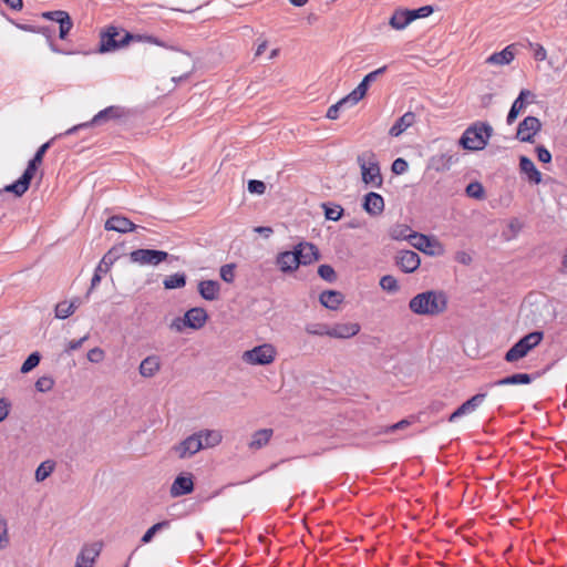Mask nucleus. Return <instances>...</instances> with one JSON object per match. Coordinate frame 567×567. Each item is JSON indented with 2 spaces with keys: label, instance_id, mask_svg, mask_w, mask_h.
<instances>
[{
  "label": "nucleus",
  "instance_id": "864d4df0",
  "mask_svg": "<svg viewBox=\"0 0 567 567\" xmlns=\"http://www.w3.org/2000/svg\"><path fill=\"white\" fill-rule=\"evenodd\" d=\"M248 190L251 194L262 195L266 192V185L261 181L250 179L248 182Z\"/></svg>",
  "mask_w": 567,
  "mask_h": 567
},
{
  "label": "nucleus",
  "instance_id": "a18cd8bd",
  "mask_svg": "<svg viewBox=\"0 0 567 567\" xmlns=\"http://www.w3.org/2000/svg\"><path fill=\"white\" fill-rule=\"evenodd\" d=\"M9 544L8 522L4 517L0 516V550L6 549Z\"/></svg>",
  "mask_w": 567,
  "mask_h": 567
},
{
  "label": "nucleus",
  "instance_id": "ea45409f",
  "mask_svg": "<svg viewBox=\"0 0 567 567\" xmlns=\"http://www.w3.org/2000/svg\"><path fill=\"white\" fill-rule=\"evenodd\" d=\"M168 527H169V522L168 520H162L159 523L154 524L152 527H150L145 532V534L143 535L141 542L143 544L150 543L153 539V537H154V535L156 533H158V532H161V530H163L165 528H168Z\"/></svg>",
  "mask_w": 567,
  "mask_h": 567
},
{
  "label": "nucleus",
  "instance_id": "a211bd4d",
  "mask_svg": "<svg viewBox=\"0 0 567 567\" xmlns=\"http://www.w3.org/2000/svg\"><path fill=\"white\" fill-rule=\"evenodd\" d=\"M105 229L124 234L135 230L136 225L124 216L115 215L105 221Z\"/></svg>",
  "mask_w": 567,
  "mask_h": 567
},
{
  "label": "nucleus",
  "instance_id": "09e8293b",
  "mask_svg": "<svg viewBox=\"0 0 567 567\" xmlns=\"http://www.w3.org/2000/svg\"><path fill=\"white\" fill-rule=\"evenodd\" d=\"M466 194L468 197L481 199L484 196V188L481 183L473 182L467 185Z\"/></svg>",
  "mask_w": 567,
  "mask_h": 567
},
{
  "label": "nucleus",
  "instance_id": "0e129e2a",
  "mask_svg": "<svg viewBox=\"0 0 567 567\" xmlns=\"http://www.w3.org/2000/svg\"><path fill=\"white\" fill-rule=\"evenodd\" d=\"M386 70V66H381L372 72H370L369 74H367L363 80L370 85L371 82L375 81L377 78L381 74H383Z\"/></svg>",
  "mask_w": 567,
  "mask_h": 567
},
{
  "label": "nucleus",
  "instance_id": "7ed1b4c3",
  "mask_svg": "<svg viewBox=\"0 0 567 567\" xmlns=\"http://www.w3.org/2000/svg\"><path fill=\"white\" fill-rule=\"evenodd\" d=\"M493 128L485 124H474L463 133L460 144L470 151L484 148L492 134Z\"/></svg>",
  "mask_w": 567,
  "mask_h": 567
},
{
  "label": "nucleus",
  "instance_id": "9b49d317",
  "mask_svg": "<svg viewBox=\"0 0 567 567\" xmlns=\"http://www.w3.org/2000/svg\"><path fill=\"white\" fill-rule=\"evenodd\" d=\"M542 123L535 116L525 117L517 127L516 137L520 142H534V136L540 131Z\"/></svg>",
  "mask_w": 567,
  "mask_h": 567
},
{
  "label": "nucleus",
  "instance_id": "c85d7f7f",
  "mask_svg": "<svg viewBox=\"0 0 567 567\" xmlns=\"http://www.w3.org/2000/svg\"><path fill=\"white\" fill-rule=\"evenodd\" d=\"M319 300L323 307L334 310L342 302L343 295L340 291L326 290L320 293Z\"/></svg>",
  "mask_w": 567,
  "mask_h": 567
},
{
  "label": "nucleus",
  "instance_id": "7c9ffc66",
  "mask_svg": "<svg viewBox=\"0 0 567 567\" xmlns=\"http://www.w3.org/2000/svg\"><path fill=\"white\" fill-rule=\"evenodd\" d=\"M54 16H56L59 19L58 23H59V37L60 39H65L66 35L69 34L70 30L72 29L73 27V22L69 16L68 12L65 11H62V10H58L56 13H53Z\"/></svg>",
  "mask_w": 567,
  "mask_h": 567
},
{
  "label": "nucleus",
  "instance_id": "5701e85b",
  "mask_svg": "<svg viewBox=\"0 0 567 567\" xmlns=\"http://www.w3.org/2000/svg\"><path fill=\"white\" fill-rule=\"evenodd\" d=\"M161 365L159 357L152 354L142 360L138 372L143 378H153L161 370Z\"/></svg>",
  "mask_w": 567,
  "mask_h": 567
},
{
  "label": "nucleus",
  "instance_id": "bf43d9fd",
  "mask_svg": "<svg viewBox=\"0 0 567 567\" xmlns=\"http://www.w3.org/2000/svg\"><path fill=\"white\" fill-rule=\"evenodd\" d=\"M87 339H89V336L86 334V336H84L83 338H80V339H78V340H71V341H69V342L66 343V346H65L64 351H65L66 353H70V352H72V351H75V350L80 349V348L83 346V343H84Z\"/></svg>",
  "mask_w": 567,
  "mask_h": 567
},
{
  "label": "nucleus",
  "instance_id": "4d7b16f0",
  "mask_svg": "<svg viewBox=\"0 0 567 567\" xmlns=\"http://www.w3.org/2000/svg\"><path fill=\"white\" fill-rule=\"evenodd\" d=\"M169 328L176 332L184 331L185 328H188V323L186 322V316L184 315V317L175 318L171 322Z\"/></svg>",
  "mask_w": 567,
  "mask_h": 567
},
{
  "label": "nucleus",
  "instance_id": "a878e982",
  "mask_svg": "<svg viewBox=\"0 0 567 567\" xmlns=\"http://www.w3.org/2000/svg\"><path fill=\"white\" fill-rule=\"evenodd\" d=\"M415 123V114L413 112H406L392 125L389 134L393 137H398L403 134L409 127Z\"/></svg>",
  "mask_w": 567,
  "mask_h": 567
},
{
  "label": "nucleus",
  "instance_id": "bb28decb",
  "mask_svg": "<svg viewBox=\"0 0 567 567\" xmlns=\"http://www.w3.org/2000/svg\"><path fill=\"white\" fill-rule=\"evenodd\" d=\"M411 12L408 9L395 10L390 18V25L395 30H403L412 22Z\"/></svg>",
  "mask_w": 567,
  "mask_h": 567
},
{
  "label": "nucleus",
  "instance_id": "5fc2aeb1",
  "mask_svg": "<svg viewBox=\"0 0 567 567\" xmlns=\"http://www.w3.org/2000/svg\"><path fill=\"white\" fill-rule=\"evenodd\" d=\"M412 20H416L420 18H426L431 13H433V8L431 6H424L415 10H410Z\"/></svg>",
  "mask_w": 567,
  "mask_h": 567
},
{
  "label": "nucleus",
  "instance_id": "4be33fe9",
  "mask_svg": "<svg viewBox=\"0 0 567 567\" xmlns=\"http://www.w3.org/2000/svg\"><path fill=\"white\" fill-rule=\"evenodd\" d=\"M186 322L188 328L198 330L203 328L208 320V315L205 309L195 307L185 312Z\"/></svg>",
  "mask_w": 567,
  "mask_h": 567
},
{
  "label": "nucleus",
  "instance_id": "3c124183",
  "mask_svg": "<svg viewBox=\"0 0 567 567\" xmlns=\"http://www.w3.org/2000/svg\"><path fill=\"white\" fill-rule=\"evenodd\" d=\"M54 385V380L51 377H41L35 382V389L39 392H49Z\"/></svg>",
  "mask_w": 567,
  "mask_h": 567
},
{
  "label": "nucleus",
  "instance_id": "6ab92c4d",
  "mask_svg": "<svg viewBox=\"0 0 567 567\" xmlns=\"http://www.w3.org/2000/svg\"><path fill=\"white\" fill-rule=\"evenodd\" d=\"M363 209L372 215H380L384 210L383 197L374 192H370L364 196Z\"/></svg>",
  "mask_w": 567,
  "mask_h": 567
},
{
  "label": "nucleus",
  "instance_id": "58836bf2",
  "mask_svg": "<svg viewBox=\"0 0 567 567\" xmlns=\"http://www.w3.org/2000/svg\"><path fill=\"white\" fill-rule=\"evenodd\" d=\"M518 52L517 44H509L498 52V64H509Z\"/></svg>",
  "mask_w": 567,
  "mask_h": 567
},
{
  "label": "nucleus",
  "instance_id": "412c9836",
  "mask_svg": "<svg viewBox=\"0 0 567 567\" xmlns=\"http://www.w3.org/2000/svg\"><path fill=\"white\" fill-rule=\"evenodd\" d=\"M519 169L526 175L529 183L536 185L542 183V173L536 168L534 162L529 157L520 156Z\"/></svg>",
  "mask_w": 567,
  "mask_h": 567
},
{
  "label": "nucleus",
  "instance_id": "cd10ccee",
  "mask_svg": "<svg viewBox=\"0 0 567 567\" xmlns=\"http://www.w3.org/2000/svg\"><path fill=\"white\" fill-rule=\"evenodd\" d=\"M198 435L200 436L203 449L215 447L223 440V434L219 430H200Z\"/></svg>",
  "mask_w": 567,
  "mask_h": 567
},
{
  "label": "nucleus",
  "instance_id": "338daca9",
  "mask_svg": "<svg viewBox=\"0 0 567 567\" xmlns=\"http://www.w3.org/2000/svg\"><path fill=\"white\" fill-rule=\"evenodd\" d=\"M409 425H410V421H408V420H402V421H400V422H398V423H395V424H393V425L389 426L386 431H388V432H393V431H395V430L405 429V427H406V426H409Z\"/></svg>",
  "mask_w": 567,
  "mask_h": 567
},
{
  "label": "nucleus",
  "instance_id": "0eeeda50",
  "mask_svg": "<svg viewBox=\"0 0 567 567\" xmlns=\"http://www.w3.org/2000/svg\"><path fill=\"white\" fill-rule=\"evenodd\" d=\"M131 34L127 32L118 31L114 27H110L104 33L101 34L100 52H111L124 47Z\"/></svg>",
  "mask_w": 567,
  "mask_h": 567
},
{
  "label": "nucleus",
  "instance_id": "aec40b11",
  "mask_svg": "<svg viewBox=\"0 0 567 567\" xmlns=\"http://www.w3.org/2000/svg\"><path fill=\"white\" fill-rule=\"evenodd\" d=\"M194 489V483L190 476L178 475L172 486H171V496L179 497L186 494L192 493Z\"/></svg>",
  "mask_w": 567,
  "mask_h": 567
},
{
  "label": "nucleus",
  "instance_id": "393cba45",
  "mask_svg": "<svg viewBox=\"0 0 567 567\" xmlns=\"http://www.w3.org/2000/svg\"><path fill=\"white\" fill-rule=\"evenodd\" d=\"M274 435L272 429H261L258 431H255L251 434L250 441L248 443V447L250 450L257 451L262 447H265L271 440Z\"/></svg>",
  "mask_w": 567,
  "mask_h": 567
},
{
  "label": "nucleus",
  "instance_id": "f257e3e1",
  "mask_svg": "<svg viewBox=\"0 0 567 567\" xmlns=\"http://www.w3.org/2000/svg\"><path fill=\"white\" fill-rule=\"evenodd\" d=\"M447 308V297L442 290H427L409 301V309L417 316L436 317Z\"/></svg>",
  "mask_w": 567,
  "mask_h": 567
},
{
  "label": "nucleus",
  "instance_id": "f03ea898",
  "mask_svg": "<svg viewBox=\"0 0 567 567\" xmlns=\"http://www.w3.org/2000/svg\"><path fill=\"white\" fill-rule=\"evenodd\" d=\"M357 163L361 171V178L365 185L380 188L383 177L377 155L372 151H365L357 156Z\"/></svg>",
  "mask_w": 567,
  "mask_h": 567
},
{
  "label": "nucleus",
  "instance_id": "13d9d810",
  "mask_svg": "<svg viewBox=\"0 0 567 567\" xmlns=\"http://www.w3.org/2000/svg\"><path fill=\"white\" fill-rule=\"evenodd\" d=\"M54 138H52L51 141L42 144L38 151L35 152L33 158L31 161H33V163H37V164H41L42 161H43V156L45 154V152L49 150L50 145H51V142L53 141Z\"/></svg>",
  "mask_w": 567,
  "mask_h": 567
},
{
  "label": "nucleus",
  "instance_id": "69168bd1",
  "mask_svg": "<svg viewBox=\"0 0 567 567\" xmlns=\"http://www.w3.org/2000/svg\"><path fill=\"white\" fill-rule=\"evenodd\" d=\"M10 410V403L6 399H0V422L3 421Z\"/></svg>",
  "mask_w": 567,
  "mask_h": 567
},
{
  "label": "nucleus",
  "instance_id": "774afa93",
  "mask_svg": "<svg viewBox=\"0 0 567 567\" xmlns=\"http://www.w3.org/2000/svg\"><path fill=\"white\" fill-rule=\"evenodd\" d=\"M3 2L14 10L21 9L23 6L22 0H3Z\"/></svg>",
  "mask_w": 567,
  "mask_h": 567
},
{
  "label": "nucleus",
  "instance_id": "39448f33",
  "mask_svg": "<svg viewBox=\"0 0 567 567\" xmlns=\"http://www.w3.org/2000/svg\"><path fill=\"white\" fill-rule=\"evenodd\" d=\"M543 340V332L534 331L517 341L505 354L507 362H515L534 349Z\"/></svg>",
  "mask_w": 567,
  "mask_h": 567
},
{
  "label": "nucleus",
  "instance_id": "de8ad7c7",
  "mask_svg": "<svg viewBox=\"0 0 567 567\" xmlns=\"http://www.w3.org/2000/svg\"><path fill=\"white\" fill-rule=\"evenodd\" d=\"M235 264H226L224 266L220 267V270H219V275H220V278L227 282V284H231L235 279Z\"/></svg>",
  "mask_w": 567,
  "mask_h": 567
},
{
  "label": "nucleus",
  "instance_id": "9d476101",
  "mask_svg": "<svg viewBox=\"0 0 567 567\" xmlns=\"http://www.w3.org/2000/svg\"><path fill=\"white\" fill-rule=\"evenodd\" d=\"M203 450L202 440L198 432L193 433L185 440L173 446L174 453L178 458H188Z\"/></svg>",
  "mask_w": 567,
  "mask_h": 567
},
{
  "label": "nucleus",
  "instance_id": "e2e57ef3",
  "mask_svg": "<svg viewBox=\"0 0 567 567\" xmlns=\"http://www.w3.org/2000/svg\"><path fill=\"white\" fill-rule=\"evenodd\" d=\"M105 274L104 270H99V266L95 268L94 275L91 279V287L86 293V297L91 293V291L101 282L102 275Z\"/></svg>",
  "mask_w": 567,
  "mask_h": 567
},
{
  "label": "nucleus",
  "instance_id": "8fccbe9b",
  "mask_svg": "<svg viewBox=\"0 0 567 567\" xmlns=\"http://www.w3.org/2000/svg\"><path fill=\"white\" fill-rule=\"evenodd\" d=\"M324 207V216L329 220L337 221L341 218L343 214V208L340 205H334L333 207H328L327 205H323Z\"/></svg>",
  "mask_w": 567,
  "mask_h": 567
},
{
  "label": "nucleus",
  "instance_id": "f8f14e48",
  "mask_svg": "<svg viewBox=\"0 0 567 567\" xmlns=\"http://www.w3.org/2000/svg\"><path fill=\"white\" fill-rule=\"evenodd\" d=\"M396 266L406 274L414 272L421 264L420 256L412 250H401L395 257Z\"/></svg>",
  "mask_w": 567,
  "mask_h": 567
},
{
  "label": "nucleus",
  "instance_id": "20e7f679",
  "mask_svg": "<svg viewBox=\"0 0 567 567\" xmlns=\"http://www.w3.org/2000/svg\"><path fill=\"white\" fill-rule=\"evenodd\" d=\"M277 355V350L271 343H262L250 350L244 351L241 360L250 365H268L271 364Z\"/></svg>",
  "mask_w": 567,
  "mask_h": 567
},
{
  "label": "nucleus",
  "instance_id": "37998d69",
  "mask_svg": "<svg viewBox=\"0 0 567 567\" xmlns=\"http://www.w3.org/2000/svg\"><path fill=\"white\" fill-rule=\"evenodd\" d=\"M411 234V229L405 225H396L390 231L391 237L395 240H409Z\"/></svg>",
  "mask_w": 567,
  "mask_h": 567
},
{
  "label": "nucleus",
  "instance_id": "6e6552de",
  "mask_svg": "<svg viewBox=\"0 0 567 567\" xmlns=\"http://www.w3.org/2000/svg\"><path fill=\"white\" fill-rule=\"evenodd\" d=\"M168 257V254L163 250L156 249H136L130 254V260L133 264H137L140 266H157L161 262L165 261Z\"/></svg>",
  "mask_w": 567,
  "mask_h": 567
},
{
  "label": "nucleus",
  "instance_id": "dca6fc26",
  "mask_svg": "<svg viewBox=\"0 0 567 567\" xmlns=\"http://www.w3.org/2000/svg\"><path fill=\"white\" fill-rule=\"evenodd\" d=\"M276 265L280 271L287 274L297 270L300 266V260L298 259V255L293 249L292 251H282L278 254L276 258Z\"/></svg>",
  "mask_w": 567,
  "mask_h": 567
},
{
  "label": "nucleus",
  "instance_id": "1a4fd4ad",
  "mask_svg": "<svg viewBox=\"0 0 567 567\" xmlns=\"http://www.w3.org/2000/svg\"><path fill=\"white\" fill-rule=\"evenodd\" d=\"M38 166L39 164L33 163V161L30 159L22 176L13 184L6 186L3 192L13 193L18 197L22 196L29 189Z\"/></svg>",
  "mask_w": 567,
  "mask_h": 567
},
{
  "label": "nucleus",
  "instance_id": "423d86ee",
  "mask_svg": "<svg viewBox=\"0 0 567 567\" xmlns=\"http://www.w3.org/2000/svg\"><path fill=\"white\" fill-rule=\"evenodd\" d=\"M123 115V109L120 106H109L102 111H100L97 114L93 116V118L90 122L81 123L78 125H74L73 127L66 130L63 135H71L75 132H78L81 128H85L93 125H102L111 120L118 118ZM62 136V134L58 135V137ZM56 138V136L54 137Z\"/></svg>",
  "mask_w": 567,
  "mask_h": 567
},
{
  "label": "nucleus",
  "instance_id": "ddd939ff",
  "mask_svg": "<svg viewBox=\"0 0 567 567\" xmlns=\"http://www.w3.org/2000/svg\"><path fill=\"white\" fill-rule=\"evenodd\" d=\"M360 329L357 322H338L330 326V338L349 339L357 336Z\"/></svg>",
  "mask_w": 567,
  "mask_h": 567
},
{
  "label": "nucleus",
  "instance_id": "c756f323",
  "mask_svg": "<svg viewBox=\"0 0 567 567\" xmlns=\"http://www.w3.org/2000/svg\"><path fill=\"white\" fill-rule=\"evenodd\" d=\"M123 246L112 247L101 259L99 262V270H104V272H109L114 262L122 256Z\"/></svg>",
  "mask_w": 567,
  "mask_h": 567
},
{
  "label": "nucleus",
  "instance_id": "6e6d98bb",
  "mask_svg": "<svg viewBox=\"0 0 567 567\" xmlns=\"http://www.w3.org/2000/svg\"><path fill=\"white\" fill-rule=\"evenodd\" d=\"M86 357L90 362L99 363L103 361L105 353L101 348L95 347L87 352Z\"/></svg>",
  "mask_w": 567,
  "mask_h": 567
},
{
  "label": "nucleus",
  "instance_id": "473e14b6",
  "mask_svg": "<svg viewBox=\"0 0 567 567\" xmlns=\"http://www.w3.org/2000/svg\"><path fill=\"white\" fill-rule=\"evenodd\" d=\"M409 241L414 248L425 254L429 252L431 247L430 238L423 234L412 233L410 235Z\"/></svg>",
  "mask_w": 567,
  "mask_h": 567
},
{
  "label": "nucleus",
  "instance_id": "79ce46f5",
  "mask_svg": "<svg viewBox=\"0 0 567 567\" xmlns=\"http://www.w3.org/2000/svg\"><path fill=\"white\" fill-rule=\"evenodd\" d=\"M41 355L39 352L31 353L25 361L22 363L20 371L22 373H29L40 363Z\"/></svg>",
  "mask_w": 567,
  "mask_h": 567
},
{
  "label": "nucleus",
  "instance_id": "052dcab7",
  "mask_svg": "<svg viewBox=\"0 0 567 567\" xmlns=\"http://www.w3.org/2000/svg\"><path fill=\"white\" fill-rule=\"evenodd\" d=\"M537 158L542 163H550L551 161V154L550 152L543 145H539L536 147Z\"/></svg>",
  "mask_w": 567,
  "mask_h": 567
},
{
  "label": "nucleus",
  "instance_id": "4468645a",
  "mask_svg": "<svg viewBox=\"0 0 567 567\" xmlns=\"http://www.w3.org/2000/svg\"><path fill=\"white\" fill-rule=\"evenodd\" d=\"M99 555V544L84 545L76 557L74 567H93Z\"/></svg>",
  "mask_w": 567,
  "mask_h": 567
},
{
  "label": "nucleus",
  "instance_id": "2eb2a0df",
  "mask_svg": "<svg viewBox=\"0 0 567 567\" xmlns=\"http://www.w3.org/2000/svg\"><path fill=\"white\" fill-rule=\"evenodd\" d=\"M295 251L298 255L300 265H310L317 261L320 257L318 248L311 243H300L295 246Z\"/></svg>",
  "mask_w": 567,
  "mask_h": 567
},
{
  "label": "nucleus",
  "instance_id": "f3484780",
  "mask_svg": "<svg viewBox=\"0 0 567 567\" xmlns=\"http://www.w3.org/2000/svg\"><path fill=\"white\" fill-rule=\"evenodd\" d=\"M485 394L478 393L472 396L470 400L465 401L461 406H458L449 417L450 422L456 421L458 417L472 413L475 411L485 400Z\"/></svg>",
  "mask_w": 567,
  "mask_h": 567
},
{
  "label": "nucleus",
  "instance_id": "680f3d73",
  "mask_svg": "<svg viewBox=\"0 0 567 567\" xmlns=\"http://www.w3.org/2000/svg\"><path fill=\"white\" fill-rule=\"evenodd\" d=\"M508 229H509L511 234H507L506 231L503 233V236L506 240L512 239L519 231V229H520L519 221L517 219L511 220L508 224Z\"/></svg>",
  "mask_w": 567,
  "mask_h": 567
},
{
  "label": "nucleus",
  "instance_id": "a19ab883",
  "mask_svg": "<svg viewBox=\"0 0 567 567\" xmlns=\"http://www.w3.org/2000/svg\"><path fill=\"white\" fill-rule=\"evenodd\" d=\"M350 106V101L344 96L336 104L331 105L327 111V117L330 120H337L341 110Z\"/></svg>",
  "mask_w": 567,
  "mask_h": 567
},
{
  "label": "nucleus",
  "instance_id": "c03bdc74",
  "mask_svg": "<svg viewBox=\"0 0 567 567\" xmlns=\"http://www.w3.org/2000/svg\"><path fill=\"white\" fill-rule=\"evenodd\" d=\"M380 286L383 290L388 292H396L399 290L398 280L391 275H385L381 277Z\"/></svg>",
  "mask_w": 567,
  "mask_h": 567
},
{
  "label": "nucleus",
  "instance_id": "603ef678",
  "mask_svg": "<svg viewBox=\"0 0 567 567\" xmlns=\"http://www.w3.org/2000/svg\"><path fill=\"white\" fill-rule=\"evenodd\" d=\"M409 168V164L404 158H396L392 163L391 169L395 175L404 174Z\"/></svg>",
  "mask_w": 567,
  "mask_h": 567
},
{
  "label": "nucleus",
  "instance_id": "2f4dec72",
  "mask_svg": "<svg viewBox=\"0 0 567 567\" xmlns=\"http://www.w3.org/2000/svg\"><path fill=\"white\" fill-rule=\"evenodd\" d=\"M76 309L78 305H75V301H61L55 306V318L66 319L72 316Z\"/></svg>",
  "mask_w": 567,
  "mask_h": 567
},
{
  "label": "nucleus",
  "instance_id": "c9c22d12",
  "mask_svg": "<svg viewBox=\"0 0 567 567\" xmlns=\"http://www.w3.org/2000/svg\"><path fill=\"white\" fill-rule=\"evenodd\" d=\"M163 285H164L165 289L183 288L186 285V276H185V274H179V272L167 276L164 279Z\"/></svg>",
  "mask_w": 567,
  "mask_h": 567
},
{
  "label": "nucleus",
  "instance_id": "b1692460",
  "mask_svg": "<svg viewBox=\"0 0 567 567\" xmlns=\"http://www.w3.org/2000/svg\"><path fill=\"white\" fill-rule=\"evenodd\" d=\"M198 292L205 300H217L220 293V285L216 280H202L198 284Z\"/></svg>",
  "mask_w": 567,
  "mask_h": 567
},
{
  "label": "nucleus",
  "instance_id": "49530a36",
  "mask_svg": "<svg viewBox=\"0 0 567 567\" xmlns=\"http://www.w3.org/2000/svg\"><path fill=\"white\" fill-rule=\"evenodd\" d=\"M318 275L328 282L337 280V274L330 265H320L318 268Z\"/></svg>",
  "mask_w": 567,
  "mask_h": 567
},
{
  "label": "nucleus",
  "instance_id": "e433bc0d",
  "mask_svg": "<svg viewBox=\"0 0 567 567\" xmlns=\"http://www.w3.org/2000/svg\"><path fill=\"white\" fill-rule=\"evenodd\" d=\"M532 381V377L527 373H516L498 380V385L527 384Z\"/></svg>",
  "mask_w": 567,
  "mask_h": 567
},
{
  "label": "nucleus",
  "instance_id": "72a5a7b5",
  "mask_svg": "<svg viewBox=\"0 0 567 567\" xmlns=\"http://www.w3.org/2000/svg\"><path fill=\"white\" fill-rule=\"evenodd\" d=\"M55 463L51 460H47L42 462L38 468L35 470V481L37 482H43L47 480L54 471Z\"/></svg>",
  "mask_w": 567,
  "mask_h": 567
},
{
  "label": "nucleus",
  "instance_id": "f704fd0d",
  "mask_svg": "<svg viewBox=\"0 0 567 567\" xmlns=\"http://www.w3.org/2000/svg\"><path fill=\"white\" fill-rule=\"evenodd\" d=\"M369 84L362 80L359 85L351 91L346 97L350 101V106L355 105L359 101H361L367 94Z\"/></svg>",
  "mask_w": 567,
  "mask_h": 567
},
{
  "label": "nucleus",
  "instance_id": "4c0bfd02",
  "mask_svg": "<svg viewBox=\"0 0 567 567\" xmlns=\"http://www.w3.org/2000/svg\"><path fill=\"white\" fill-rule=\"evenodd\" d=\"M305 330L310 336L330 337V326L327 323H308Z\"/></svg>",
  "mask_w": 567,
  "mask_h": 567
}]
</instances>
